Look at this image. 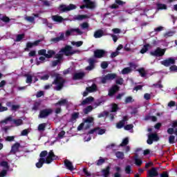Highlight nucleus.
Segmentation results:
<instances>
[{"label": "nucleus", "mask_w": 177, "mask_h": 177, "mask_svg": "<svg viewBox=\"0 0 177 177\" xmlns=\"http://www.w3.org/2000/svg\"><path fill=\"white\" fill-rule=\"evenodd\" d=\"M14 124L17 127H19V125H21V124H23V120H21V119H18V120H14Z\"/></svg>", "instance_id": "49530a36"}, {"label": "nucleus", "mask_w": 177, "mask_h": 177, "mask_svg": "<svg viewBox=\"0 0 177 177\" xmlns=\"http://www.w3.org/2000/svg\"><path fill=\"white\" fill-rule=\"evenodd\" d=\"M45 128H46V123L40 124L38 127V131H39L40 132H43V131H45Z\"/></svg>", "instance_id": "58836bf2"}, {"label": "nucleus", "mask_w": 177, "mask_h": 177, "mask_svg": "<svg viewBox=\"0 0 177 177\" xmlns=\"http://www.w3.org/2000/svg\"><path fill=\"white\" fill-rule=\"evenodd\" d=\"M135 164L137 165V167H140L142 164H143V160L139 158H134Z\"/></svg>", "instance_id": "2f4dec72"}, {"label": "nucleus", "mask_w": 177, "mask_h": 177, "mask_svg": "<svg viewBox=\"0 0 177 177\" xmlns=\"http://www.w3.org/2000/svg\"><path fill=\"white\" fill-rule=\"evenodd\" d=\"M1 167H3V169L2 170L1 172H0V177H3L6 176V172L8 169H9V166L8 165V162H1Z\"/></svg>", "instance_id": "4468645a"}, {"label": "nucleus", "mask_w": 177, "mask_h": 177, "mask_svg": "<svg viewBox=\"0 0 177 177\" xmlns=\"http://www.w3.org/2000/svg\"><path fill=\"white\" fill-rule=\"evenodd\" d=\"M95 58H91L88 59L89 66L86 68V70L88 71H91V70H93L95 68Z\"/></svg>", "instance_id": "6ab92c4d"}, {"label": "nucleus", "mask_w": 177, "mask_h": 177, "mask_svg": "<svg viewBox=\"0 0 177 177\" xmlns=\"http://www.w3.org/2000/svg\"><path fill=\"white\" fill-rule=\"evenodd\" d=\"M10 121H12V116L7 118L6 120L3 121V122L5 124H8V122H10Z\"/></svg>", "instance_id": "338daca9"}, {"label": "nucleus", "mask_w": 177, "mask_h": 177, "mask_svg": "<svg viewBox=\"0 0 177 177\" xmlns=\"http://www.w3.org/2000/svg\"><path fill=\"white\" fill-rule=\"evenodd\" d=\"M170 71L176 72L177 71V66L176 65H172L169 68Z\"/></svg>", "instance_id": "13d9d810"}, {"label": "nucleus", "mask_w": 177, "mask_h": 177, "mask_svg": "<svg viewBox=\"0 0 177 177\" xmlns=\"http://www.w3.org/2000/svg\"><path fill=\"white\" fill-rule=\"evenodd\" d=\"M64 135H66V132L64 131H62L59 134H58V138L59 139H62V138H63V136H64Z\"/></svg>", "instance_id": "69168bd1"}, {"label": "nucleus", "mask_w": 177, "mask_h": 177, "mask_svg": "<svg viewBox=\"0 0 177 177\" xmlns=\"http://www.w3.org/2000/svg\"><path fill=\"white\" fill-rule=\"evenodd\" d=\"M78 50H73V47L70 46H66L65 48H62L60 51L59 53L56 55L57 60L53 62V66L55 67L60 62H62V55H65L66 56H70L71 55H74L75 53H77Z\"/></svg>", "instance_id": "f03ea898"}, {"label": "nucleus", "mask_w": 177, "mask_h": 177, "mask_svg": "<svg viewBox=\"0 0 177 177\" xmlns=\"http://www.w3.org/2000/svg\"><path fill=\"white\" fill-rule=\"evenodd\" d=\"M19 147H20V144L19 142H16L12 147L11 153H17V151H19Z\"/></svg>", "instance_id": "a878e982"}, {"label": "nucleus", "mask_w": 177, "mask_h": 177, "mask_svg": "<svg viewBox=\"0 0 177 177\" xmlns=\"http://www.w3.org/2000/svg\"><path fill=\"white\" fill-rule=\"evenodd\" d=\"M82 44H84V42L82 41H71V45H73V46H82Z\"/></svg>", "instance_id": "e433bc0d"}, {"label": "nucleus", "mask_w": 177, "mask_h": 177, "mask_svg": "<svg viewBox=\"0 0 177 177\" xmlns=\"http://www.w3.org/2000/svg\"><path fill=\"white\" fill-rule=\"evenodd\" d=\"M149 49H151V45L150 44H147L143 46V48L140 50V53H146Z\"/></svg>", "instance_id": "bb28decb"}, {"label": "nucleus", "mask_w": 177, "mask_h": 177, "mask_svg": "<svg viewBox=\"0 0 177 177\" xmlns=\"http://www.w3.org/2000/svg\"><path fill=\"white\" fill-rule=\"evenodd\" d=\"M106 161V159H103L102 158H100V160H97V165H102L103 162Z\"/></svg>", "instance_id": "bf43d9fd"}, {"label": "nucleus", "mask_w": 177, "mask_h": 177, "mask_svg": "<svg viewBox=\"0 0 177 177\" xmlns=\"http://www.w3.org/2000/svg\"><path fill=\"white\" fill-rule=\"evenodd\" d=\"M93 102V97H88L82 102V104H91V103H92Z\"/></svg>", "instance_id": "c756f323"}, {"label": "nucleus", "mask_w": 177, "mask_h": 177, "mask_svg": "<svg viewBox=\"0 0 177 177\" xmlns=\"http://www.w3.org/2000/svg\"><path fill=\"white\" fill-rule=\"evenodd\" d=\"M47 156V157H46ZM44 157H46V158ZM53 160H57V156L55 155L53 153V151H50L48 153L46 151H43L40 153V158L39 160V162L36 163L37 168H41L42 167V165L44 164H50Z\"/></svg>", "instance_id": "f257e3e1"}, {"label": "nucleus", "mask_w": 177, "mask_h": 177, "mask_svg": "<svg viewBox=\"0 0 177 177\" xmlns=\"http://www.w3.org/2000/svg\"><path fill=\"white\" fill-rule=\"evenodd\" d=\"M96 89V85L93 84L92 86L86 88V91L83 93V96H87L88 92H95Z\"/></svg>", "instance_id": "aec40b11"}, {"label": "nucleus", "mask_w": 177, "mask_h": 177, "mask_svg": "<svg viewBox=\"0 0 177 177\" xmlns=\"http://www.w3.org/2000/svg\"><path fill=\"white\" fill-rule=\"evenodd\" d=\"M120 89V87H118V86L115 85L113 86L109 92V96H113V95H114V93H115V92H118V90Z\"/></svg>", "instance_id": "5701e85b"}, {"label": "nucleus", "mask_w": 177, "mask_h": 177, "mask_svg": "<svg viewBox=\"0 0 177 177\" xmlns=\"http://www.w3.org/2000/svg\"><path fill=\"white\" fill-rule=\"evenodd\" d=\"M49 114H52V109H44L40 111L39 118H45L49 115Z\"/></svg>", "instance_id": "dca6fc26"}, {"label": "nucleus", "mask_w": 177, "mask_h": 177, "mask_svg": "<svg viewBox=\"0 0 177 177\" xmlns=\"http://www.w3.org/2000/svg\"><path fill=\"white\" fill-rule=\"evenodd\" d=\"M92 110H93V108L92 107V106H87L84 110V113L85 114H88V113L92 111Z\"/></svg>", "instance_id": "a18cd8bd"}, {"label": "nucleus", "mask_w": 177, "mask_h": 177, "mask_svg": "<svg viewBox=\"0 0 177 177\" xmlns=\"http://www.w3.org/2000/svg\"><path fill=\"white\" fill-rule=\"evenodd\" d=\"M6 106H8V107H11V110L12 111H16V110H19V109H20V105L19 104H12V102H7L6 103Z\"/></svg>", "instance_id": "4be33fe9"}, {"label": "nucleus", "mask_w": 177, "mask_h": 177, "mask_svg": "<svg viewBox=\"0 0 177 177\" xmlns=\"http://www.w3.org/2000/svg\"><path fill=\"white\" fill-rule=\"evenodd\" d=\"M106 133L104 129H94L89 132V134H87L84 138V142H89L91 140V133H95V135H103Z\"/></svg>", "instance_id": "39448f33"}, {"label": "nucleus", "mask_w": 177, "mask_h": 177, "mask_svg": "<svg viewBox=\"0 0 177 177\" xmlns=\"http://www.w3.org/2000/svg\"><path fill=\"white\" fill-rule=\"evenodd\" d=\"M171 127H172V128H169L167 130V133L169 135H172V133H174V128H177V121L172 122Z\"/></svg>", "instance_id": "393cba45"}, {"label": "nucleus", "mask_w": 177, "mask_h": 177, "mask_svg": "<svg viewBox=\"0 0 177 177\" xmlns=\"http://www.w3.org/2000/svg\"><path fill=\"white\" fill-rule=\"evenodd\" d=\"M77 8L74 4H70L69 6L62 5L59 7V10L62 12H68L70 10H74Z\"/></svg>", "instance_id": "f8f14e48"}, {"label": "nucleus", "mask_w": 177, "mask_h": 177, "mask_svg": "<svg viewBox=\"0 0 177 177\" xmlns=\"http://www.w3.org/2000/svg\"><path fill=\"white\" fill-rule=\"evenodd\" d=\"M161 64H162V66H165V67H169V66L175 64V58L170 57L167 59L163 60L161 62Z\"/></svg>", "instance_id": "2eb2a0df"}, {"label": "nucleus", "mask_w": 177, "mask_h": 177, "mask_svg": "<svg viewBox=\"0 0 177 177\" xmlns=\"http://www.w3.org/2000/svg\"><path fill=\"white\" fill-rule=\"evenodd\" d=\"M157 8L158 10H165L167 9V5L162 3H158L157 5Z\"/></svg>", "instance_id": "79ce46f5"}, {"label": "nucleus", "mask_w": 177, "mask_h": 177, "mask_svg": "<svg viewBox=\"0 0 177 177\" xmlns=\"http://www.w3.org/2000/svg\"><path fill=\"white\" fill-rule=\"evenodd\" d=\"M25 19L27 20V21H29L30 23H34L33 17H26Z\"/></svg>", "instance_id": "6e6d98bb"}, {"label": "nucleus", "mask_w": 177, "mask_h": 177, "mask_svg": "<svg viewBox=\"0 0 177 177\" xmlns=\"http://www.w3.org/2000/svg\"><path fill=\"white\" fill-rule=\"evenodd\" d=\"M117 77V75L115 73H109L104 77L101 78L102 84H107V82H110V81H113V80Z\"/></svg>", "instance_id": "6e6552de"}, {"label": "nucleus", "mask_w": 177, "mask_h": 177, "mask_svg": "<svg viewBox=\"0 0 177 177\" xmlns=\"http://www.w3.org/2000/svg\"><path fill=\"white\" fill-rule=\"evenodd\" d=\"M84 32L80 28H71L66 30L65 35L66 37H70V35H82Z\"/></svg>", "instance_id": "0eeeda50"}, {"label": "nucleus", "mask_w": 177, "mask_h": 177, "mask_svg": "<svg viewBox=\"0 0 177 177\" xmlns=\"http://www.w3.org/2000/svg\"><path fill=\"white\" fill-rule=\"evenodd\" d=\"M39 42H41V40H37L34 42H28L26 44V49H30L34 46H37Z\"/></svg>", "instance_id": "412c9836"}, {"label": "nucleus", "mask_w": 177, "mask_h": 177, "mask_svg": "<svg viewBox=\"0 0 177 177\" xmlns=\"http://www.w3.org/2000/svg\"><path fill=\"white\" fill-rule=\"evenodd\" d=\"M132 167L130 165H127L125 167V172L126 174H131Z\"/></svg>", "instance_id": "864d4df0"}, {"label": "nucleus", "mask_w": 177, "mask_h": 177, "mask_svg": "<svg viewBox=\"0 0 177 177\" xmlns=\"http://www.w3.org/2000/svg\"><path fill=\"white\" fill-rule=\"evenodd\" d=\"M94 37H95V38H100V37H103V31H102V30H97L94 33Z\"/></svg>", "instance_id": "72a5a7b5"}, {"label": "nucleus", "mask_w": 177, "mask_h": 177, "mask_svg": "<svg viewBox=\"0 0 177 177\" xmlns=\"http://www.w3.org/2000/svg\"><path fill=\"white\" fill-rule=\"evenodd\" d=\"M123 82H124V80L121 77L118 78L116 80V84H118L119 85H122Z\"/></svg>", "instance_id": "4d7b16f0"}, {"label": "nucleus", "mask_w": 177, "mask_h": 177, "mask_svg": "<svg viewBox=\"0 0 177 177\" xmlns=\"http://www.w3.org/2000/svg\"><path fill=\"white\" fill-rule=\"evenodd\" d=\"M78 115H80V113H75L72 114V118H71L72 121H75V120L78 118Z\"/></svg>", "instance_id": "3c124183"}, {"label": "nucleus", "mask_w": 177, "mask_h": 177, "mask_svg": "<svg viewBox=\"0 0 177 177\" xmlns=\"http://www.w3.org/2000/svg\"><path fill=\"white\" fill-rule=\"evenodd\" d=\"M174 34H175V32H172V31L167 32L165 34V38H168L169 37H172V35H174Z\"/></svg>", "instance_id": "8fccbe9b"}, {"label": "nucleus", "mask_w": 177, "mask_h": 177, "mask_svg": "<svg viewBox=\"0 0 177 177\" xmlns=\"http://www.w3.org/2000/svg\"><path fill=\"white\" fill-rule=\"evenodd\" d=\"M120 52L116 50L111 54V57H115V56H118Z\"/></svg>", "instance_id": "774afa93"}, {"label": "nucleus", "mask_w": 177, "mask_h": 177, "mask_svg": "<svg viewBox=\"0 0 177 177\" xmlns=\"http://www.w3.org/2000/svg\"><path fill=\"white\" fill-rule=\"evenodd\" d=\"M169 143L171 145L175 143V137L174 136H170L169 137Z\"/></svg>", "instance_id": "09e8293b"}, {"label": "nucleus", "mask_w": 177, "mask_h": 177, "mask_svg": "<svg viewBox=\"0 0 177 177\" xmlns=\"http://www.w3.org/2000/svg\"><path fill=\"white\" fill-rule=\"evenodd\" d=\"M165 54V49H162L160 48H158L154 51L151 52V56H156L158 57L164 56Z\"/></svg>", "instance_id": "9d476101"}, {"label": "nucleus", "mask_w": 177, "mask_h": 177, "mask_svg": "<svg viewBox=\"0 0 177 177\" xmlns=\"http://www.w3.org/2000/svg\"><path fill=\"white\" fill-rule=\"evenodd\" d=\"M62 39H64V33H62L59 37L52 39V41L53 42H59V41H62Z\"/></svg>", "instance_id": "f704fd0d"}, {"label": "nucleus", "mask_w": 177, "mask_h": 177, "mask_svg": "<svg viewBox=\"0 0 177 177\" xmlns=\"http://www.w3.org/2000/svg\"><path fill=\"white\" fill-rule=\"evenodd\" d=\"M38 53L39 55H41L42 56L39 58V62L40 63H44V62L46 61V59H50V57H52L53 55H55V51L50 50L48 52H46V50L42 49L39 50Z\"/></svg>", "instance_id": "7ed1b4c3"}, {"label": "nucleus", "mask_w": 177, "mask_h": 177, "mask_svg": "<svg viewBox=\"0 0 177 177\" xmlns=\"http://www.w3.org/2000/svg\"><path fill=\"white\" fill-rule=\"evenodd\" d=\"M115 156H116L117 158H120L121 160H122V158H124V153H122V152L118 151V152H116Z\"/></svg>", "instance_id": "c03bdc74"}, {"label": "nucleus", "mask_w": 177, "mask_h": 177, "mask_svg": "<svg viewBox=\"0 0 177 177\" xmlns=\"http://www.w3.org/2000/svg\"><path fill=\"white\" fill-rule=\"evenodd\" d=\"M65 166L66 167L67 169H69V171H73L74 167L73 166V163L70 162L68 160H66L64 161Z\"/></svg>", "instance_id": "b1692460"}, {"label": "nucleus", "mask_w": 177, "mask_h": 177, "mask_svg": "<svg viewBox=\"0 0 177 177\" xmlns=\"http://www.w3.org/2000/svg\"><path fill=\"white\" fill-rule=\"evenodd\" d=\"M22 38H24V34H22V35H18L17 36L16 41H17V42H19V41H20Z\"/></svg>", "instance_id": "680f3d73"}, {"label": "nucleus", "mask_w": 177, "mask_h": 177, "mask_svg": "<svg viewBox=\"0 0 177 177\" xmlns=\"http://www.w3.org/2000/svg\"><path fill=\"white\" fill-rule=\"evenodd\" d=\"M56 79L53 84L56 85L55 89L56 91H60L62 88H63V84H64V80L60 77L59 75H55Z\"/></svg>", "instance_id": "423d86ee"}, {"label": "nucleus", "mask_w": 177, "mask_h": 177, "mask_svg": "<svg viewBox=\"0 0 177 177\" xmlns=\"http://www.w3.org/2000/svg\"><path fill=\"white\" fill-rule=\"evenodd\" d=\"M133 128V124H128L124 127V129L126 131H131V129H132Z\"/></svg>", "instance_id": "5fc2aeb1"}, {"label": "nucleus", "mask_w": 177, "mask_h": 177, "mask_svg": "<svg viewBox=\"0 0 177 177\" xmlns=\"http://www.w3.org/2000/svg\"><path fill=\"white\" fill-rule=\"evenodd\" d=\"M34 75H28L26 78V84H31Z\"/></svg>", "instance_id": "a19ab883"}, {"label": "nucleus", "mask_w": 177, "mask_h": 177, "mask_svg": "<svg viewBox=\"0 0 177 177\" xmlns=\"http://www.w3.org/2000/svg\"><path fill=\"white\" fill-rule=\"evenodd\" d=\"M109 174H110V167H107L105 169L102 170V175L104 177H109Z\"/></svg>", "instance_id": "473e14b6"}, {"label": "nucleus", "mask_w": 177, "mask_h": 177, "mask_svg": "<svg viewBox=\"0 0 177 177\" xmlns=\"http://www.w3.org/2000/svg\"><path fill=\"white\" fill-rule=\"evenodd\" d=\"M104 55H106V51L103 50H96L94 51L95 57H98V59L104 57Z\"/></svg>", "instance_id": "a211bd4d"}, {"label": "nucleus", "mask_w": 177, "mask_h": 177, "mask_svg": "<svg viewBox=\"0 0 177 177\" xmlns=\"http://www.w3.org/2000/svg\"><path fill=\"white\" fill-rule=\"evenodd\" d=\"M65 104H67V100H62L55 104V106L57 107L58 106H65Z\"/></svg>", "instance_id": "4c0bfd02"}, {"label": "nucleus", "mask_w": 177, "mask_h": 177, "mask_svg": "<svg viewBox=\"0 0 177 177\" xmlns=\"http://www.w3.org/2000/svg\"><path fill=\"white\" fill-rule=\"evenodd\" d=\"M80 27L83 30H88V28H89V24H88L87 22H84V23L80 24Z\"/></svg>", "instance_id": "ea45409f"}, {"label": "nucleus", "mask_w": 177, "mask_h": 177, "mask_svg": "<svg viewBox=\"0 0 177 177\" xmlns=\"http://www.w3.org/2000/svg\"><path fill=\"white\" fill-rule=\"evenodd\" d=\"M135 68H136V65H135L134 64H131L130 67L124 68L122 71V74H124V75L129 74V73H131V71H132V70H135Z\"/></svg>", "instance_id": "f3484780"}, {"label": "nucleus", "mask_w": 177, "mask_h": 177, "mask_svg": "<svg viewBox=\"0 0 177 177\" xmlns=\"http://www.w3.org/2000/svg\"><path fill=\"white\" fill-rule=\"evenodd\" d=\"M109 66V64H107L106 62H104L101 64L102 68H107V66Z\"/></svg>", "instance_id": "0e129e2a"}, {"label": "nucleus", "mask_w": 177, "mask_h": 177, "mask_svg": "<svg viewBox=\"0 0 177 177\" xmlns=\"http://www.w3.org/2000/svg\"><path fill=\"white\" fill-rule=\"evenodd\" d=\"M84 6H81L80 9H84V8H88V9H93L96 8V3L91 0H84Z\"/></svg>", "instance_id": "1a4fd4ad"}, {"label": "nucleus", "mask_w": 177, "mask_h": 177, "mask_svg": "<svg viewBox=\"0 0 177 177\" xmlns=\"http://www.w3.org/2000/svg\"><path fill=\"white\" fill-rule=\"evenodd\" d=\"M125 121H127V117H124V119L117 124L116 127L118 129H121L124 125H125Z\"/></svg>", "instance_id": "cd10ccee"}, {"label": "nucleus", "mask_w": 177, "mask_h": 177, "mask_svg": "<svg viewBox=\"0 0 177 177\" xmlns=\"http://www.w3.org/2000/svg\"><path fill=\"white\" fill-rule=\"evenodd\" d=\"M53 21H57V23H62L63 21V18L58 15H54L52 17Z\"/></svg>", "instance_id": "c85d7f7f"}, {"label": "nucleus", "mask_w": 177, "mask_h": 177, "mask_svg": "<svg viewBox=\"0 0 177 177\" xmlns=\"http://www.w3.org/2000/svg\"><path fill=\"white\" fill-rule=\"evenodd\" d=\"M147 175L148 177L158 176V168L152 167L151 169L147 171Z\"/></svg>", "instance_id": "ddd939ff"}, {"label": "nucleus", "mask_w": 177, "mask_h": 177, "mask_svg": "<svg viewBox=\"0 0 177 177\" xmlns=\"http://www.w3.org/2000/svg\"><path fill=\"white\" fill-rule=\"evenodd\" d=\"M91 125H93V118L88 117L86 119H83V122L77 127V131L88 129Z\"/></svg>", "instance_id": "20e7f679"}, {"label": "nucleus", "mask_w": 177, "mask_h": 177, "mask_svg": "<svg viewBox=\"0 0 177 177\" xmlns=\"http://www.w3.org/2000/svg\"><path fill=\"white\" fill-rule=\"evenodd\" d=\"M91 16L88 15H77L76 17V20H85V19H89Z\"/></svg>", "instance_id": "c9c22d12"}, {"label": "nucleus", "mask_w": 177, "mask_h": 177, "mask_svg": "<svg viewBox=\"0 0 177 177\" xmlns=\"http://www.w3.org/2000/svg\"><path fill=\"white\" fill-rule=\"evenodd\" d=\"M21 136H26L27 135H28V129H25L24 131H21Z\"/></svg>", "instance_id": "e2e57ef3"}, {"label": "nucleus", "mask_w": 177, "mask_h": 177, "mask_svg": "<svg viewBox=\"0 0 177 177\" xmlns=\"http://www.w3.org/2000/svg\"><path fill=\"white\" fill-rule=\"evenodd\" d=\"M84 75H85V73H77L74 75L73 78L75 80H81V78L84 77Z\"/></svg>", "instance_id": "7c9ffc66"}, {"label": "nucleus", "mask_w": 177, "mask_h": 177, "mask_svg": "<svg viewBox=\"0 0 177 177\" xmlns=\"http://www.w3.org/2000/svg\"><path fill=\"white\" fill-rule=\"evenodd\" d=\"M138 72L140 73L141 77H146V71H145V69L140 68V70H138Z\"/></svg>", "instance_id": "de8ad7c7"}, {"label": "nucleus", "mask_w": 177, "mask_h": 177, "mask_svg": "<svg viewBox=\"0 0 177 177\" xmlns=\"http://www.w3.org/2000/svg\"><path fill=\"white\" fill-rule=\"evenodd\" d=\"M128 143H129V138H126L122 140V143L120 144V146H127Z\"/></svg>", "instance_id": "37998d69"}, {"label": "nucleus", "mask_w": 177, "mask_h": 177, "mask_svg": "<svg viewBox=\"0 0 177 177\" xmlns=\"http://www.w3.org/2000/svg\"><path fill=\"white\" fill-rule=\"evenodd\" d=\"M117 110H118V105L117 104H112V113H115Z\"/></svg>", "instance_id": "603ef678"}, {"label": "nucleus", "mask_w": 177, "mask_h": 177, "mask_svg": "<svg viewBox=\"0 0 177 177\" xmlns=\"http://www.w3.org/2000/svg\"><path fill=\"white\" fill-rule=\"evenodd\" d=\"M160 138L156 133H151L148 135L147 143L148 145H153V142H157Z\"/></svg>", "instance_id": "9b49d317"}, {"label": "nucleus", "mask_w": 177, "mask_h": 177, "mask_svg": "<svg viewBox=\"0 0 177 177\" xmlns=\"http://www.w3.org/2000/svg\"><path fill=\"white\" fill-rule=\"evenodd\" d=\"M6 140L7 142H13V140H15V136H8L6 138Z\"/></svg>", "instance_id": "052dcab7"}]
</instances>
